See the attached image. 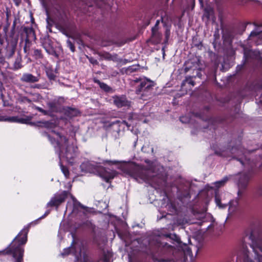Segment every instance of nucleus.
Returning a JSON list of instances; mask_svg holds the SVG:
<instances>
[{"mask_svg":"<svg viewBox=\"0 0 262 262\" xmlns=\"http://www.w3.org/2000/svg\"><path fill=\"white\" fill-rule=\"evenodd\" d=\"M56 152L58 154L60 160H65L72 163V160L76 156V148L69 143L67 139L59 133L52 130L48 136Z\"/></svg>","mask_w":262,"mask_h":262,"instance_id":"1","label":"nucleus"},{"mask_svg":"<svg viewBox=\"0 0 262 262\" xmlns=\"http://www.w3.org/2000/svg\"><path fill=\"white\" fill-rule=\"evenodd\" d=\"M84 248L79 241L73 240L71 247L64 249L62 255H67L70 252L75 256V262H91L83 252ZM111 255L110 253H104L97 262H110Z\"/></svg>","mask_w":262,"mask_h":262,"instance_id":"2","label":"nucleus"},{"mask_svg":"<svg viewBox=\"0 0 262 262\" xmlns=\"http://www.w3.org/2000/svg\"><path fill=\"white\" fill-rule=\"evenodd\" d=\"M126 170L129 176L139 183L145 182L152 185L154 182L152 177H154L155 175H149L150 173H153L152 169L151 168L147 169L141 166L131 164L126 167Z\"/></svg>","mask_w":262,"mask_h":262,"instance_id":"3","label":"nucleus"},{"mask_svg":"<svg viewBox=\"0 0 262 262\" xmlns=\"http://www.w3.org/2000/svg\"><path fill=\"white\" fill-rule=\"evenodd\" d=\"M252 242L251 247L252 248L253 258L248 256L243 259V262H262V237L255 239L252 233L248 236ZM155 262H176L173 260L166 259L162 258H157Z\"/></svg>","mask_w":262,"mask_h":262,"instance_id":"4","label":"nucleus"},{"mask_svg":"<svg viewBox=\"0 0 262 262\" xmlns=\"http://www.w3.org/2000/svg\"><path fill=\"white\" fill-rule=\"evenodd\" d=\"M28 230L23 229L13 240L10 246V252L15 259V262H23L24 250L21 245H24L27 241Z\"/></svg>","mask_w":262,"mask_h":262,"instance_id":"5","label":"nucleus"},{"mask_svg":"<svg viewBox=\"0 0 262 262\" xmlns=\"http://www.w3.org/2000/svg\"><path fill=\"white\" fill-rule=\"evenodd\" d=\"M80 167L82 171H88L99 175L106 182H108L110 180L113 179L116 174L115 171L106 170L102 167L90 162L82 163Z\"/></svg>","mask_w":262,"mask_h":262,"instance_id":"6","label":"nucleus"},{"mask_svg":"<svg viewBox=\"0 0 262 262\" xmlns=\"http://www.w3.org/2000/svg\"><path fill=\"white\" fill-rule=\"evenodd\" d=\"M249 39L255 41L257 44H262V25L255 26L251 32Z\"/></svg>","mask_w":262,"mask_h":262,"instance_id":"7","label":"nucleus"},{"mask_svg":"<svg viewBox=\"0 0 262 262\" xmlns=\"http://www.w3.org/2000/svg\"><path fill=\"white\" fill-rule=\"evenodd\" d=\"M67 195V192L64 191L60 194H56L52 197L47 204L48 207H58L61 203L64 201Z\"/></svg>","mask_w":262,"mask_h":262,"instance_id":"8","label":"nucleus"},{"mask_svg":"<svg viewBox=\"0 0 262 262\" xmlns=\"http://www.w3.org/2000/svg\"><path fill=\"white\" fill-rule=\"evenodd\" d=\"M136 82H140V88L136 90L137 94H140L142 91L148 90L154 86V82L145 78L135 80Z\"/></svg>","mask_w":262,"mask_h":262,"instance_id":"9","label":"nucleus"},{"mask_svg":"<svg viewBox=\"0 0 262 262\" xmlns=\"http://www.w3.org/2000/svg\"><path fill=\"white\" fill-rule=\"evenodd\" d=\"M250 177L246 173L241 174L238 178V187L239 190L238 191V195H239L242 193L241 190L245 189L247 186Z\"/></svg>","mask_w":262,"mask_h":262,"instance_id":"10","label":"nucleus"},{"mask_svg":"<svg viewBox=\"0 0 262 262\" xmlns=\"http://www.w3.org/2000/svg\"><path fill=\"white\" fill-rule=\"evenodd\" d=\"M17 44V39H15L11 41L8 42V45L6 47V52L5 56L9 58H11L15 53V49Z\"/></svg>","mask_w":262,"mask_h":262,"instance_id":"11","label":"nucleus"},{"mask_svg":"<svg viewBox=\"0 0 262 262\" xmlns=\"http://www.w3.org/2000/svg\"><path fill=\"white\" fill-rule=\"evenodd\" d=\"M114 103L118 107L129 106V102L125 97L115 96L113 98Z\"/></svg>","mask_w":262,"mask_h":262,"instance_id":"12","label":"nucleus"},{"mask_svg":"<svg viewBox=\"0 0 262 262\" xmlns=\"http://www.w3.org/2000/svg\"><path fill=\"white\" fill-rule=\"evenodd\" d=\"M20 80L26 83H34L38 81L39 78L31 74L25 73L21 77Z\"/></svg>","mask_w":262,"mask_h":262,"instance_id":"13","label":"nucleus"},{"mask_svg":"<svg viewBox=\"0 0 262 262\" xmlns=\"http://www.w3.org/2000/svg\"><path fill=\"white\" fill-rule=\"evenodd\" d=\"M0 121L26 123V121L24 119H18L17 117H8L5 115H0Z\"/></svg>","mask_w":262,"mask_h":262,"instance_id":"14","label":"nucleus"},{"mask_svg":"<svg viewBox=\"0 0 262 262\" xmlns=\"http://www.w3.org/2000/svg\"><path fill=\"white\" fill-rule=\"evenodd\" d=\"M158 246L162 247L164 250H167L168 253H172V254H173L174 251L176 250L172 246L164 242H159L158 243Z\"/></svg>","mask_w":262,"mask_h":262,"instance_id":"15","label":"nucleus"},{"mask_svg":"<svg viewBox=\"0 0 262 262\" xmlns=\"http://www.w3.org/2000/svg\"><path fill=\"white\" fill-rule=\"evenodd\" d=\"M257 55L254 51L251 50H245L244 51V58L245 60H248L249 58H256Z\"/></svg>","mask_w":262,"mask_h":262,"instance_id":"16","label":"nucleus"},{"mask_svg":"<svg viewBox=\"0 0 262 262\" xmlns=\"http://www.w3.org/2000/svg\"><path fill=\"white\" fill-rule=\"evenodd\" d=\"M215 201L217 206L220 208H224L227 205V202H225L223 203H221V198L216 193L215 196Z\"/></svg>","mask_w":262,"mask_h":262,"instance_id":"17","label":"nucleus"},{"mask_svg":"<svg viewBox=\"0 0 262 262\" xmlns=\"http://www.w3.org/2000/svg\"><path fill=\"white\" fill-rule=\"evenodd\" d=\"M155 29L153 28L152 31V40L154 41V43H159L161 40V35L159 33H156L154 32Z\"/></svg>","mask_w":262,"mask_h":262,"instance_id":"18","label":"nucleus"},{"mask_svg":"<svg viewBox=\"0 0 262 262\" xmlns=\"http://www.w3.org/2000/svg\"><path fill=\"white\" fill-rule=\"evenodd\" d=\"M71 198L73 203V211H74L75 209L78 208V207H80L82 209H84L85 207L80 204L78 201L76 200V199L73 196H71Z\"/></svg>","mask_w":262,"mask_h":262,"instance_id":"19","label":"nucleus"},{"mask_svg":"<svg viewBox=\"0 0 262 262\" xmlns=\"http://www.w3.org/2000/svg\"><path fill=\"white\" fill-rule=\"evenodd\" d=\"M227 181H228L227 177H225L220 181H216V182H214L213 183V185H214L215 187L219 188L224 186Z\"/></svg>","mask_w":262,"mask_h":262,"instance_id":"20","label":"nucleus"},{"mask_svg":"<svg viewBox=\"0 0 262 262\" xmlns=\"http://www.w3.org/2000/svg\"><path fill=\"white\" fill-rule=\"evenodd\" d=\"M66 113H67L68 116H69L70 117H72L76 116L78 113V111L76 109L69 107V108H68V109L67 110Z\"/></svg>","mask_w":262,"mask_h":262,"instance_id":"21","label":"nucleus"},{"mask_svg":"<svg viewBox=\"0 0 262 262\" xmlns=\"http://www.w3.org/2000/svg\"><path fill=\"white\" fill-rule=\"evenodd\" d=\"M104 57L105 59L107 60H111L113 61H117L118 59L117 54H111L110 53H105L104 55Z\"/></svg>","mask_w":262,"mask_h":262,"instance_id":"22","label":"nucleus"},{"mask_svg":"<svg viewBox=\"0 0 262 262\" xmlns=\"http://www.w3.org/2000/svg\"><path fill=\"white\" fill-rule=\"evenodd\" d=\"M95 82L97 83L100 87L106 92H108L110 90V88L105 83L101 82L99 80H95Z\"/></svg>","mask_w":262,"mask_h":262,"instance_id":"23","label":"nucleus"},{"mask_svg":"<svg viewBox=\"0 0 262 262\" xmlns=\"http://www.w3.org/2000/svg\"><path fill=\"white\" fill-rule=\"evenodd\" d=\"M60 165L61 171H62L63 173L64 174L66 178H68L69 176V171L68 168L66 167H64L61 164H60Z\"/></svg>","mask_w":262,"mask_h":262,"instance_id":"24","label":"nucleus"},{"mask_svg":"<svg viewBox=\"0 0 262 262\" xmlns=\"http://www.w3.org/2000/svg\"><path fill=\"white\" fill-rule=\"evenodd\" d=\"M239 161L243 165L246 166L247 164H249V160L246 159V156L241 157L239 159Z\"/></svg>","mask_w":262,"mask_h":262,"instance_id":"25","label":"nucleus"},{"mask_svg":"<svg viewBox=\"0 0 262 262\" xmlns=\"http://www.w3.org/2000/svg\"><path fill=\"white\" fill-rule=\"evenodd\" d=\"M48 106L51 111H55L56 109V100H55L54 102L48 103Z\"/></svg>","mask_w":262,"mask_h":262,"instance_id":"26","label":"nucleus"},{"mask_svg":"<svg viewBox=\"0 0 262 262\" xmlns=\"http://www.w3.org/2000/svg\"><path fill=\"white\" fill-rule=\"evenodd\" d=\"M187 83L188 84L194 86V82L192 80L191 77H186L183 83Z\"/></svg>","mask_w":262,"mask_h":262,"instance_id":"27","label":"nucleus"},{"mask_svg":"<svg viewBox=\"0 0 262 262\" xmlns=\"http://www.w3.org/2000/svg\"><path fill=\"white\" fill-rule=\"evenodd\" d=\"M205 15L208 18H209L210 16V15H211L213 14V10L211 8H206L205 9Z\"/></svg>","mask_w":262,"mask_h":262,"instance_id":"28","label":"nucleus"},{"mask_svg":"<svg viewBox=\"0 0 262 262\" xmlns=\"http://www.w3.org/2000/svg\"><path fill=\"white\" fill-rule=\"evenodd\" d=\"M180 120L183 123H189L190 121V119L187 116H182L180 117Z\"/></svg>","mask_w":262,"mask_h":262,"instance_id":"29","label":"nucleus"},{"mask_svg":"<svg viewBox=\"0 0 262 262\" xmlns=\"http://www.w3.org/2000/svg\"><path fill=\"white\" fill-rule=\"evenodd\" d=\"M34 54L37 58L42 57V54H41V51L38 49L34 50Z\"/></svg>","mask_w":262,"mask_h":262,"instance_id":"30","label":"nucleus"},{"mask_svg":"<svg viewBox=\"0 0 262 262\" xmlns=\"http://www.w3.org/2000/svg\"><path fill=\"white\" fill-rule=\"evenodd\" d=\"M234 203V202H229V210L230 212H233L235 209V206H233L232 204Z\"/></svg>","mask_w":262,"mask_h":262,"instance_id":"31","label":"nucleus"},{"mask_svg":"<svg viewBox=\"0 0 262 262\" xmlns=\"http://www.w3.org/2000/svg\"><path fill=\"white\" fill-rule=\"evenodd\" d=\"M47 74L48 77H49V78L50 79L52 80V79H54L55 76L54 75V74H53L51 72L50 73V72L49 71H47Z\"/></svg>","mask_w":262,"mask_h":262,"instance_id":"32","label":"nucleus"},{"mask_svg":"<svg viewBox=\"0 0 262 262\" xmlns=\"http://www.w3.org/2000/svg\"><path fill=\"white\" fill-rule=\"evenodd\" d=\"M105 163H107L108 164H117L118 163H119L120 162L118 161L114 160V161H105L104 162Z\"/></svg>","mask_w":262,"mask_h":262,"instance_id":"33","label":"nucleus"},{"mask_svg":"<svg viewBox=\"0 0 262 262\" xmlns=\"http://www.w3.org/2000/svg\"><path fill=\"white\" fill-rule=\"evenodd\" d=\"M34 88H37V89H46V87L44 85H42L40 84H35L34 86Z\"/></svg>","mask_w":262,"mask_h":262,"instance_id":"34","label":"nucleus"},{"mask_svg":"<svg viewBox=\"0 0 262 262\" xmlns=\"http://www.w3.org/2000/svg\"><path fill=\"white\" fill-rule=\"evenodd\" d=\"M36 109H37L38 111H39L40 112L42 113H43V114H45V115H46V114H48V113H47V111H45V110H43L42 108H40V107H36Z\"/></svg>","mask_w":262,"mask_h":262,"instance_id":"35","label":"nucleus"},{"mask_svg":"<svg viewBox=\"0 0 262 262\" xmlns=\"http://www.w3.org/2000/svg\"><path fill=\"white\" fill-rule=\"evenodd\" d=\"M68 43L69 44V46L71 49V50L72 51V52H74L75 51V48H74V46L72 45V43L70 41H68Z\"/></svg>","mask_w":262,"mask_h":262,"instance_id":"36","label":"nucleus"},{"mask_svg":"<svg viewBox=\"0 0 262 262\" xmlns=\"http://www.w3.org/2000/svg\"><path fill=\"white\" fill-rule=\"evenodd\" d=\"M44 48L46 50V51H47V52H48L49 54H51L52 51H53V50L52 48H47L46 46H44Z\"/></svg>","mask_w":262,"mask_h":262,"instance_id":"37","label":"nucleus"},{"mask_svg":"<svg viewBox=\"0 0 262 262\" xmlns=\"http://www.w3.org/2000/svg\"><path fill=\"white\" fill-rule=\"evenodd\" d=\"M91 62H92L93 64H97V61L95 59H90V60Z\"/></svg>","mask_w":262,"mask_h":262,"instance_id":"38","label":"nucleus"},{"mask_svg":"<svg viewBox=\"0 0 262 262\" xmlns=\"http://www.w3.org/2000/svg\"><path fill=\"white\" fill-rule=\"evenodd\" d=\"M169 34H170V32H169V31L167 30V31H166V39H168V38L169 37Z\"/></svg>","mask_w":262,"mask_h":262,"instance_id":"39","label":"nucleus"},{"mask_svg":"<svg viewBox=\"0 0 262 262\" xmlns=\"http://www.w3.org/2000/svg\"><path fill=\"white\" fill-rule=\"evenodd\" d=\"M49 213H50V211H47L45 212V214H44L43 216H42L40 218H43V217H45L46 216H47V215Z\"/></svg>","mask_w":262,"mask_h":262,"instance_id":"40","label":"nucleus"},{"mask_svg":"<svg viewBox=\"0 0 262 262\" xmlns=\"http://www.w3.org/2000/svg\"><path fill=\"white\" fill-rule=\"evenodd\" d=\"M57 101H59V102H63L64 101V98H62V97H59L58 98V100H57Z\"/></svg>","mask_w":262,"mask_h":262,"instance_id":"41","label":"nucleus"},{"mask_svg":"<svg viewBox=\"0 0 262 262\" xmlns=\"http://www.w3.org/2000/svg\"><path fill=\"white\" fill-rule=\"evenodd\" d=\"M24 99L25 100L27 101L28 102H31V100L27 98V97H24Z\"/></svg>","mask_w":262,"mask_h":262,"instance_id":"42","label":"nucleus"},{"mask_svg":"<svg viewBox=\"0 0 262 262\" xmlns=\"http://www.w3.org/2000/svg\"><path fill=\"white\" fill-rule=\"evenodd\" d=\"M169 236V235L168 234H166V235H164L162 237H158V238H163V237H166V238H167V237H168Z\"/></svg>","mask_w":262,"mask_h":262,"instance_id":"43","label":"nucleus"},{"mask_svg":"<svg viewBox=\"0 0 262 262\" xmlns=\"http://www.w3.org/2000/svg\"><path fill=\"white\" fill-rule=\"evenodd\" d=\"M159 20H157V21H156V25H155V27L158 25V24H159Z\"/></svg>","mask_w":262,"mask_h":262,"instance_id":"44","label":"nucleus"},{"mask_svg":"<svg viewBox=\"0 0 262 262\" xmlns=\"http://www.w3.org/2000/svg\"><path fill=\"white\" fill-rule=\"evenodd\" d=\"M176 236V241L178 242L179 241V237H177L176 235H174Z\"/></svg>","mask_w":262,"mask_h":262,"instance_id":"45","label":"nucleus"},{"mask_svg":"<svg viewBox=\"0 0 262 262\" xmlns=\"http://www.w3.org/2000/svg\"><path fill=\"white\" fill-rule=\"evenodd\" d=\"M69 207V203H68L67 206V209H68Z\"/></svg>","mask_w":262,"mask_h":262,"instance_id":"46","label":"nucleus"}]
</instances>
